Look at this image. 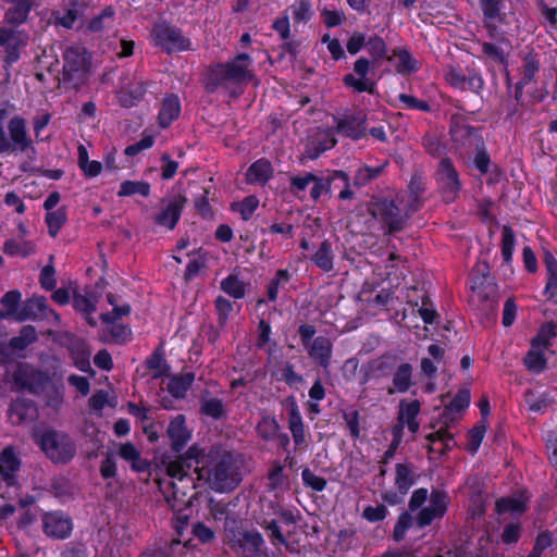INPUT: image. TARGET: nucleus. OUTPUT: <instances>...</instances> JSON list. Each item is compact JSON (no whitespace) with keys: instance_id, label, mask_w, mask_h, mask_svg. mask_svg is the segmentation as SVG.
<instances>
[{"instance_id":"69168bd1","label":"nucleus","mask_w":557,"mask_h":557,"mask_svg":"<svg viewBox=\"0 0 557 557\" xmlns=\"http://www.w3.org/2000/svg\"><path fill=\"white\" fill-rule=\"evenodd\" d=\"M8 128L11 139H26V121L23 117H12L9 122Z\"/></svg>"},{"instance_id":"a18cd8bd","label":"nucleus","mask_w":557,"mask_h":557,"mask_svg":"<svg viewBox=\"0 0 557 557\" xmlns=\"http://www.w3.org/2000/svg\"><path fill=\"white\" fill-rule=\"evenodd\" d=\"M256 431L261 438L269 441L276 436L280 431V425L274 418L264 417L257 424Z\"/></svg>"},{"instance_id":"7ed1b4c3","label":"nucleus","mask_w":557,"mask_h":557,"mask_svg":"<svg viewBox=\"0 0 557 557\" xmlns=\"http://www.w3.org/2000/svg\"><path fill=\"white\" fill-rule=\"evenodd\" d=\"M368 212L374 219L382 221L388 234L400 232L405 228L411 211H403L395 200L382 198L368 203Z\"/></svg>"},{"instance_id":"4468645a","label":"nucleus","mask_w":557,"mask_h":557,"mask_svg":"<svg viewBox=\"0 0 557 557\" xmlns=\"http://www.w3.org/2000/svg\"><path fill=\"white\" fill-rule=\"evenodd\" d=\"M186 202V196L178 194L172 200H170L159 213L153 216L154 223L169 230H173L180 221Z\"/></svg>"},{"instance_id":"bb28decb","label":"nucleus","mask_w":557,"mask_h":557,"mask_svg":"<svg viewBox=\"0 0 557 557\" xmlns=\"http://www.w3.org/2000/svg\"><path fill=\"white\" fill-rule=\"evenodd\" d=\"M412 366L410 363H401L397 367L393 375V386L388 388L389 395L395 392L406 393L413 385L412 382Z\"/></svg>"},{"instance_id":"58836bf2","label":"nucleus","mask_w":557,"mask_h":557,"mask_svg":"<svg viewBox=\"0 0 557 557\" xmlns=\"http://www.w3.org/2000/svg\"><path fill=\"white\" fill-rule=\"evenodd\" d=\"M67 220L66 208L60 207L55 211H48L46 214V223L48 225V232L51 237H55L61 227Z\"/></svg>"},{"instance_id":"4c0bfd02","label":"nucleus","mask_w":557,"mask_h":557,"mask_svg":"<svg viewBox=\"0 0 557 557\" xmlns=\"http://www.w3.org/2000/svg\"><path fill=\"white\" fill-rule=\"evenodd\" d=\"M294 24H306L308 23L312 15L313 11L311 9V4L309 0H298L295 1L289 8H288Z\"/></svg>"},{"instance_id":"cd10ccee","label":"nucleus","mask_w":557,"mask_h":557,"mask_svg":"<svg viewBox=\"0 0 557 557\" xmlns=\"http://www.w3.org/2000/svg\"><path fill=\"white\" fill-rule=\"evenodd\" d=\"M487 28H494L495 23H503L506 14L502 12V0H480Z\"/></svg>"},{"instance_id":"473e14b6","label":"nucleus","mask_w":557,"mask_h":557,"mask_svg":"<svg viewBox=\"0 0 557 557\" xmlns=\"http://www.w3.org/2000/svg\"><path fill=\"white\" fill-rule=\"evenodd\" d=\"M27 35L24 32L0 27V46H7L9 49L18 50L27 42Z\"/></svg>"},{"instance_id":"c85d7f7f","label":"nucleus","mask_w":557,"mask_h":557,"mask_svg":"<svg viewBox=\"0 0 557 557\" xmlns=\"http://www.w3.org/2000/svg\"><path fill=\"white\" fill-rule=\"evenodd\" d=\"M46 301V298L42 296H34L27 299L18 313H16V320L25 321L29 319H36L44 314V311L47 309Z\"/></svg>"},{"instance_id":"c03bdc74","label":"nucleus","mask_w":557,"mask_h":557,"mask_svg":"<svg viewBox=\"0 0 557 557\" xmlns=\"http://www.w3.org/2000/svg\"><path fill=\"white\" fill-rule=\"evenodd\" d=\"M556 325L553 322L545 323L541 326L537 335L532 339L533 348H547L549 339L556 336Z\"/></svg>"},{"instance_id":"de8ad7c7","label":"nucleus","mask_w":557,"mask_h":557,"mask_svg":"<svg viewBox=\"0 0 557 557\" xmlns=\"http://www.w3.org/2000/svg\"><path fill=\"white\" fill-rule=\"evenodd\" d=\"M384 166H385V164L376 166V168H370V166L360 168L355 175L354 184L356 186H364V185L369 184L372 180H374L381 175Z\"/></svg>"},{"instance_id":"680f3d73","label":"nucleus","mask_w":557,"mask_h":557,"mask_svg":"<svg viewBox=\"0 0 557 557\" xmlns=\"http://www.w3.org/2000/svg\"><path fill=\"white\" fill-rule=\"evenodd\" d=\"M181 542L178 540H172L170 542H164L163 545H160L153 549L144 552L140 557H172L173 547L178 545Z\"/></svg>"},{"instance_id":"412c9836","label":"nucleus","mask_w":557,"mask_h":557,"mask_svg":"<svg viewBox=\"0 0 557 557\" xmlns=\"http://www.w3.org/2000/svg\"><path fill=\"white\" fill-rule=\"evenodd\" d=\"M387 60L393 63L397 73L401 75H409L420 69L419 62L405 48L394 49L393 54L388 55Z\"/></svg>"},{"instance_id":"ea45409f","label":"nucleus","mask_w":557,"mask_h":557,"mask_svg":"<svg viewBox=\"0 0 557 557\" xmlns=\"http://www.w3.org/2000/svg\"><path fill=\"white\" fill-rule=\"evenodd\" d=\"M269 488L276 491L283 486H288V478L284 474V466L278 461H273L268 473Z\"/></svg>"},{"instance_id":"79ce46f5","label":"nucleus","mask_w":557,"mask_h":557,"mask_svg":"<svg viewBox=\"0 0 557 557\" xmlns=\"http://www.w3.org/2000/svg\"><path fill=\"white\" fill-rule=\"evenodd\" d=\"M200 411L202 414L213 419H222L226 416L224 404L219 398L202 399Z\"/></svg>"},{"instance_id":"6e6d98bb","label":"nucleus","mask_w":557,"mask_h":557,"mask_svg":"<svg viewBox=\"0 0 557 557\" xmlns=\"http://www.w3.org/2000/svg\"><path fill=\"white\" fill-rule=\"evenodd\" d=\"M30 143L32 141H0V153L26 152L30 157L29 153L35 152Z\"/></svg>"},{"instance_id":"f03ea898","label":"nucleus","mask_w":557,"mask_h":557,"mask_svg":"<svg viewBox=\"0 0 557 557\" xmlns=\"http://www.w3.org/2000/svg\"><path fill=\"white\" fill-rule=\"evenodd\" d=\"M36 443L53 463L65 465L76 455V445L64 432L46 430L36 436Z\"/></svg>"},{"instance_id":"bf43d9fd","label":"nucleus","mask_w":557,"mask_h":557,"mask_svg":"<svg viewBox=\"0 0 557 557\" xmlns=\"http://www.w3.org/2000/svg\"><path fill=\"white\" fill-rule=\"evenodd\" d=\"M202 194L194 201V207L203 219H212L213 211L208 200L209 189L202 187Z\"/></svg>"},{"instance_id":"72a5a7b5","label":"nucleus","mask_w":557,"mask_h":557,"mask_svg":"<svg viewBox=\"0 0 557 557\" xmlns=\"http://www.w3.org/2000/svg\"><path fill=\"white\" fill-rule=\"evenodd\" d=\"M83 4L78 2H72L69 8L58 11L54 16L57 22L66 28H72L74 23L83 14Z\"/></svg>"},{"instance_id":"8fccbe9b","label":"nucleus","mask_w":557,"mask_h":557,"mask_svg":"<svg viewBox=\"0 0 557 557\" xmlns=\"http://www.w3.org/2000/svg\"><path fill=\"white\" fill-rule=\"evenodd\" d=\"M470 404V392L469 389H460L449 405L445 406L443 414L447 416L451 411H460L466 409Z\"/></svg>"},{"instance_id":"7c9ffc66","label":"nucleus","mask_w":557,"mask_h":557,"mask_svg":"<svg viewBox=\"0 0 557 557\" xmlns=\"http://www.w3.org/2000/svg\"><path fill=\"white\" fill-rule=\"evenodd\" d=\"M333 259L332 244L327 239L323 240L317 252L311 256L313 263L323 272L333 270Z\"/></svg>"},{"instance_id":"603ef678","label":"nucleus","mask_w":557,"mask_h":557,"mask_svg":"<svg viewBox=\"0 0 557 557\" xmlns=\"http://www.w3.org/2000/svg\"><path fill=\"white\" fill-rule=\"evenodd\" d=\"M337 141H309L302 152L301 159H317L322 152L331 149Z\"/></svg>"},{"instance_id":"9d476101","label":"nucleus","mask_w":557,"mask_h":557,"mask_svg":"<svg viewBox=\"0 0 557 557\" xmlns=\"http://www.w3.org/2000/svg\"><path fill=\"white\" fill-rule=\"evenodd\" d=\"M206 458L207 457L202 455V450L196 445L190 446L184 455L178 456L175 460H172L166 465V473L171 478L182 481L189 476V471L191 469L193 472L197 474L195 469L200 468L199 463L203 465Z\"/></svg>"},{"instance_id":"f3484780","label":"nucleus","mask_w":557,"mask_h":557,"mask_svg":"<svg viewBox=\"0 0 557 557\" xmlns=\"http://www.w3.org/2000/svg\"><path fill=\"white\" fill-rule=\"evenodd\" d=\"M354 71L359 77L356 78L352 74H348L344 77V83L359 92L367 91L373 94L374 83L367 78L369 61L364 58L358 59L355 62Z\"/></svg>"},{"instance_id":"864d4df0","label":"nucleus","mask_w":557,"mask_h":557,"mask_svg":"<svg viewBox=\"0 0 557 557\" xmlns=\"http://www.w3.org/2000/svg\"><path fill=\"white\" fill-rule=\"evenodd\" d=\"M515 246V233L508 225L503 226L502 256L505 262H510Z\"/></svg>"},{"instance_id":"f8f14e48","label":"nucleus","mask_w":557,"mask_h":557,"mask_svg":"<svg viewBox=\"0 0 557 557\" xmlns=\"http://www.w3.org/2000/svg\"><path fill=\"white\" fill-rule=\"evenodd\" d=\"M264 544L260 532L248 530L239 532L231 541L230 546L240 557H264Z\"/></svg>"},{"instance_id":"a878e982","label":"nucleus","mask_w":557,"mask_h":557,"mask_svg":"<svg viewBox=\"0 0 557 557\" xmlns=\"http://www.w3.org/2000/svg\"><path fill=\"white\" fill-rule=\"evenodd\" d=\"M11 4L4 14V22L12 25H20L27 18L30 11L29 0H2Z\"/></svg>"},{"instance_id":"aec40b11","label":"nucleus","mask_w":557,"mask_h":557,"mask_svg":"<svg viewBox=\"0 0 557 557\" xmlns=\"http://www.w3.org/2000/svg\"><path fill=\"white\" fill-rule=\"evenodd\" d=\"M307 348L309 356L314 359L320 367L324 369L330 367L333 344L329 337L318 336Z\"/></svg>"},{"instance_id":"052dcab7","label":"nucleus","mask_w":557,"mask_h":557,"mask_svg":"<svg viewBox=\"0 0 557 557\" xmlns=\"http://www.w3.org/2000/svg\"><path fill=\"white\" fill-rule=\"evenodd\" d=\"M443 517L435 508L431 506L424 507L420 510L416 518V523L419 528H425L430 525L435 519H441Z\"/></svg>"},{"instance_id":"e433bc0d","label":"nucleus","mask_w":557,"mask_h":557,"mask_svg":"<svg viewBox=\"0 0 557 557\" xmlns=\"http://www.w3.org/2000/svg\"><path fill=\"white\" fill-rule=\"evenodd\" d=\"M544 264L548 273L545 292L553 297L557 293V260L548 250L544 251Z\"/></svg>"},{"instance_id":"9b49d317","label":"nucleus","mask_w":557,"mask_h":557,"mask_svg":"<svg viewBox=\"0 0 557 557\" xmlns=\"http://www.w3.org/2000/svg\"><path fill=\"white\" fill-rule=\"evenodd\" d=\"M150 83L137 73L122 77L117 91L119 101L123 107L129 108L143 100Z\"/></svg>"},{"instance_id":"49530a36","label":"nucleus","mask_w":557,"mask_h":557,"mask_svg":"<svg viewBox=\"0 0 557 557\" xmlns=\"http://www.w3.org/2000/svg\"><path fill=\"white\" fill-rule=\"evenodd\" d=\"M114 21V10L111 7L106 8L98 16L94 17L88 28L91 32H101L111 27Z\"/></svg>"},{"instance_id":"1a4fd4ad","label":"nucleus","mask_w":557,"mask_h":557,"mask_svg":"<svg viewBox=\"0 0 557 557\" xmlns=\"http://www.w3.org/2000/svg\"><path fill=\"white\" fill-rule=\"evenodd\" d=\"M444 79L450 87L461 91L479 92L484 86L483 78L474 69H467V73H463L460 67L448 65L444 71Z\"/></svg>"},{"instance_id":"37998d69","label":"nucleus","mask_w":557,"mask_h":557,"mask_svg":"<svg viewBox=\"0 0 557 557\" xmlns=\"http://www.w3.org/2000/svg\"><path fill=\"white\" fill-rule=\"evenodd\" d=\"M221 289L233 298L240 299L245 296V283L236 275H228L221 282Z\"/></svg>"},{"instance_id":"423d86ee","label":"nucleus","mask_w":557,"mask_h":557,"mask_svg":"<svg viewBox=\"0 0 557 557\" xmlns=\"http://www.w3.org/2000/svg\"><path fill=\"white\" fill-rule=\"evenodd\" d=\"M435 181L443 200L450 203L456 200L461 188L459 174L449 158H444L438 163L435 172Z\"/></svg>"},{"instance_id":"b1692460","label":"nucleus","mask_w":557,"mask_h":557,"mask_svg":"<svg viewBox=\"0 0 557 557\" xmlns=\"http://www.w3.org/2000/svg\"><path fill=\"white\" fill-rule=\"evenodd\" d=\"M409 199H408V211L417 212L421 208V196L426 190V182L422 173L416 171L408 184Z\"/></svg>"},{"instance_id":"13d9d810","label":"nucleus","mask_w":557,"mask_h":557,"mask_svg":"<svg viewBox=\"0 0 557 557\" xmlns=\"http://www.w3.org/2000/svg\"><path fill=\"white\" fill-rule=\"evenodd\" d=\"M304 484L315 492H322L326 487V480L315 475L309 468H305L301 473Z\"/></svg>"},{"instance_id":"f257e3e1","label":"nucleus","mask_w":557,"mask_h":557,"mask_svg":"<svg viewBox=\"0 0 557 557\" xmlns=\"http://www.w3.org/2000/svg\"><path fill=\"white\" fill-rule=\"evenodd\" d=\"M197 480L205 481L219 493L234 491L242 482L236 458L228 451L209 454L201 468H196Z\"/></svg>"},{"instance_id":"5701e85b","label":"nucleus","mask_w":557,"mask_h":557,"mask_svg":"<svg viewBox=\"0 0 557 557\" xmlns=\"http://www.w3.org/2000/svg\"><path fill=\"white\" fill-rule=\"evenodd\" d=\"M181 114V101L176 95H168L163 98L158 114V123L166 128Z\"/></svg>"},{"instance_id":"4be33fe9","label":"nucleus","mask_w":557,"mask_h":557,"mask_svg":"<svg viewBox=\"0 0 557 557\" xmlns=\"http://www.w3.org/2000/svg\"><path fill=\"white\" fill-rule=\"evenodd\" d=\"M540 66L541 63L536 53L529 52L524 55L520 66L521 78L516 86V98L522 94V88L533 81L535 74L540 70Z\"/></svg>"},{"instance_id":"6e6552de","label":"nucleus","mask_w":557,"mask_h":557,"mask_svg":"<svg viewBox=\"0 0 557 557\" xmlns=\"http://www.w3.org/2000/svg\"><path fill=\"white\" fill-rule=\"evenodd\" d=\"M152 37L157 46L166 52L187 51L191 49V42L183 36L182 32L165 23L157 24L152 29Z\"/></svg>"},{"instance_id":"09e8293b","label":"nucleus","mask_w":557,"mask_h":557,"mask_svg":"<svg viewBox=\"0 0 557 557\" xmlns=\"http://www.w3.org/2000/svg\"><path fill=\"white\" fill-rule=\"evenodd\" d=\"M413 521H416V519H413L408 511L403 512L398 517V520L394 527L393 539L396 542L403 541L406 536V532L412 527Z\"/></svg>"},{"instance_id":"c9c22d12","label":"nucleus","mask_w":557,"mask_h":557,"mask_svg":"<svg viewBox=\"0 0 557 557\" xmlns=\"http://www.w3.org/2000/svg\"><path fill=\"white\" fill-rule=\"evenodd\" d=\"M140 195L148 197L150 195V184L145 181H124L121 184L117 197H129Z\"/></svg>"},{"instance_id":"20e7f679","label":"nucleus","mask_w":557,"mask_h":557,"mask_svg":"<svg viewBox=\"0 0 557 557\" xmlns=\"http://www.w3.org/2000/svg\"><path fill=\"white\" fill-rule=\"evenodd\" d=\"M251 58L247 53H240L227 63H219L211 69L210 77L214 86L226 81L244 83L252 78L250 66Z\"/></svg>"},{"instance_id":"4d7b16f0","label":"nucleus","mask_w":557,"mask_h":557,"mask_svg":"<svg viewBox=\"0 0 557 557\" xmlns=\"http://www.w3.org/2000/svg\"><path fill=\"white\" fill-rule=\"evenodd\" d=\"M96 299L75 292L73 295V306L76 310L90 315L96 310Z\"/></svg>"},{"instance_id":"2f4dec72","label":"nucleus","mask_w":557,"mask_h":557,"mask_svg":"<svg viewBox=\"0 0 557 557\" xmlns=\"http://www.w3.org/2000/svg\"><path fill=\"white\" fill-rule=\"evenodd\" d=\"M414 482L416 475L412 466L410 463H397L395 484L400 494L406 495Z\"/></svg>"},{"instance_id":"338daca9","label":"nucleus","mask_w":557,"mask_h":557,"mask_svg":"<svg viewBox=\"0 0 557 557\" xmlns=\"http://www.w3.org/2000/svg\"><path fill=\"white\" fill-rule=\"evenodd\" d=\"M448 495L445 491L433 490L430 496V506L443 516L447 510Z\"/></svg>"},{"instance_id":"6ab92c4d","label":"nucleus","mask_w":557,"mask_h":557,"mask_svg":"<svg viewBox=\"0 0 557 557\" xmlns=\"http://www.w3.org/2000/svg\"><path fill=\"white\" fill-rule=\"evenodd\" d=\"M490 278V267L486 262L478 263L473 270L471 289L478 293L480 298L490 299V295L494 293V287Z\"/></svg>"},{"instance_id":"3c124183","label":"nucleus","mask_w":557,"mask_h":557,"mask_svg":"<svg viewBox=\"0 0 557 557\" xmlns=\"http://www.w3.org/2000/svg\"><path fill=\"white\" fill-rule=\"evenodd\" d=\"M496 510L498 513L517 512L522 513L525 511V504L518 498H500L496 502Z\"/></svg>"},{"instance_id":"a211bd4d","label":"nucleus","mask_w":557,"mask_h":557,"mask_svg":"<svg viewBox=\"0 0 557 557\" xmlns=\"http://www.w3.org/2000/svg\"><path fill=\"white\" fill-rule=\"evenodd\" d=\"M166 433L171 440L172 450L175 453H180L190 438V433L185 425V416H176L169 423Z\"/></svg>"},{"instance_id":"e2e57ef3","label":"nucleus","mask_w":557,"mask_h":557,"mask_svg":"<svg viewBox=\"0 0 557 557\" xmlns=\"http://www.w3.org/2000/svg\"><path fill=\"white\" fill-rule=\"evenodd\" d=\"M146 367L149 370H156L157 373L153 375L154 379L161 376L166 370L163 355L158 348L146 361Z\"/></svg>"},{"instance_id":"dca6fc26","label":"nucleus","mask_w":557,"mask_h":557,"mask_svg":"<svg viewBox=\"0 0 557 557\" xmlns=\"http://www.w3.org/2000/svg\"><path fill=\"white\" fill-rule=\"evenodd\" d=\"M21 459L13 446H7L0 453V474L2 480L10 486L16 483L15 474L20 471Z\"/></svg>"},{"instance_id":"2eb2a0df","label":"nucleus","mask_w":557,"mask_h":557,"mask_svg":"<svg viewBox=\"0 0 557 557\" xmlns=\"http://www.w3.org/2000/svg\"><path fill=\"white\" fill-rule=\"evenodd\" d=\"M9 418L15 425L34 421L37 416V407L35 403L26 398H16L9 406Z\"/></svg>"},{"instance_id":"39448f33","label":"nucleus","mask_w":557,"mask_h":557,"mask_svg":"<svg viewBox=\"0 0 557 557\" xmlns=\"http://www.w3.org/2000/svg\"><path fill=\"white\" fill-rule=\"evenodd\" d=\"M89 60L85 49L70 47L64 52L63 82L77 89L88 78Z\"/></svg>"},{"instance_id":"774afa93","label":"nucleus","mask_w":557,"mask_h":557,"mask_svg":"<svg viewBox=\"0 0 557 557\" xmlns=\"http://www.w3.org/2000/svg\"><path fill=\"white\" fill-rule=\"evenodd\" d=\"M214 304H215V309H216V312L219 315V324L221 326H223V325H225V323L228 319V315H230L231 311L233 310V304L223 296L216 297Z\"/></svg>"},{"instance_id":"f704fd0d","label":"nucleus","mask_w":557,"mask_h":557,"mask_svg":"<svg viewBox=\"0 0 557 557\" xmlns=\"http://www.w3.org/2000/svg\"><path fill=\"white\" fill-rule=\"evenodd\" d=\"M258 524L268 532L269 539L273 546H288L287 539L282 533L277 520H269L267 518H263L258 521Z\"/></svg>"},{"instance_id":"393cba45","label":"nucleus","mask_w":557,"mask_h":557,"mask_svg":"<svg viewBox=\"0 0 557 557\" xmlns=\"http://www.w3.org/2000/svg\"><path fill=\"white\" fill-rule=\"evenodd\" d=\"M273 175V168L269 160L261 158L253 162L246 172V181L249 184H265Z\"/></svg>"},{"instance_id":"a19ab883","label":"nucleus","mask_w":557,"mask_h":557,"mask_svg":"<svg viewBox=\"0 0 557 557\" xmlns=\"http://www.w3.org/2000/svg\"><path fill=\"white\" fill-rule=\"evenodd\" d=\"M527 369L534 373H541L546 369V359L540 348H531L524 357Z\"/></svg>"},{"instance_id":"0eeeda50","label":"nucleus","mask_w":557,"mask_h":557,"mask_svg":"<svg viewBox=\"0 0 557 557\" xmlns=\"http://www.w3.org/2000/svg\"><path fill=\"white\" fill-rule=\"evenodd\" d=\"M12 380L18 391L40 395L50 382L46 372L35 370L27 363H20L12 373Z\"/></svg>"},{"instance_id":"c756f323","label":"nucleus","mask_w":557,"mask_h":557,"mask_svg":"<svg viewBox=\"0 0 557 557\" xmlns=\"http://www.w3.org/2000/svg\"><path fill=\"white\" fill-rule=\"evenodd\" d=\"M194 380L195 374L191 372L182 375H174L170 379L166 389L173 397L178 399L184 398L187 391L193 385Z\"/></svg>"},{"instance_id":"ddd939ff","label":"nucleus","mask_w":557,"mask_h":557,"mask_svg":"<svg viewBox=\"0 0 557 557\" xmlns=\"http://www.w3.org/2000/svg\"><path fill=\"white\" fill-rule=\"evenodd\" d=\"M44 533L52 539L64 540L73 530L72 519L61 511L45 512L42 515Z\"/></svg>"},{"instance_id":"5fc2aeb1","label":"nucleus","mask_w":557,"mask_h":557,"mask_svg":"<svg viewBox=\"0 0 557 557\" xmlns=\"http://www.w3.org/2000/svg\"><path fill=\"white\" fill-rule=\"evenodd\" d=\"M21 301V293L16 289L10 290L3 295L1 298V304L7 308V312H4L5 317H14L16 319V313L18 304Z\"/></svg>"},{"instance_id":"0e129e2a","label":"nucleus","mask_w":557,"mask_h":557,"mask_svg":"<svg viewBox=\"0 0 557 557\" xmlns=\"http://www.w3.org/2000/svg\"><path fill=\"white\" fill-rule=\"evenodd\" d=\"M3 251L7 255H11V256H15V255L27 256L34 251V246L29 243L20 245L16 242H14L13 239H9L4 243Z\"/></svg>"}]
</instances>
